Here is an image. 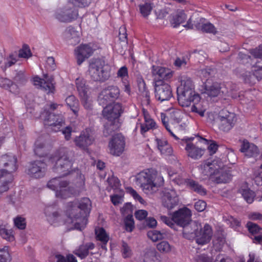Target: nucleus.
I'll return each instance as SVG.
<instances>
[{
    "label": "nucleus",
    "instance_id": "nucleus-50",
    "mask_svg": "<svg viewBox=\"0 0 262 262\" xmlns=\"http://www.w3.org/2000/svg\"><path fill=\"white\" fill-rule=\"evenodd\" d=\"M147 236L153 242H156L158 240L163 238V234L157 230L149 231L147 233Z\"/></svg>",
    "mask_w": 262,
    "mask_h": 262
},
{
    "label": "nucleus",
    "instance_id": "nucleus-12",
    "mask_svg": "<svg viewBox=\"0 0 262 262\" xmlns=\"http://www.w3.org/2000/svg\"><path fill=\"white\" fill-rule=\"evenodd\" d=\"M222 163L219 160H207L199 167L200 172L204 179L216 175L221 169Z\"/></svg>",
    "mask_w": 262,
    "mask_h": 262
},
{
    "label": "nucleus",
    "instance_id": "nucleus-56",
    "mask_svg": "<svg viewBox=\"0 0 262 262\" xmlns=\"http://www.w3.org/2000/svg\"><path fill=\"white\" fill-rule=\"evenodd\" d=\"M55 257L57 259V262H77L75 257L73 255H69L66 258L63 256L57 254H55Z\"/></svg>",
    "mask_w": 262,
    "mask_h": 262
},
{
    "label": "nucleus",
    "instance_id": "nucleus-7",
    "mask_svg": "<svg viewBox=\"0 0 262 262\" xmlns=\"http://www.w3.org/2000/svg\"><path fill=\"white\" fill-rule=\"evenodd\" d=\"M156 174V171L154 169H146L137 174L136 182L145 193H153V188L155 185L152 183V181Z\"/></svg>",
    "mask_w": 262,
    "mask_h": 262
},
{
    "label": "nucleus",
    "instance_id": "nucleus-64",
    "mask_svg": "<svg viewBox=\"0 0 262 262\" xmlns=\"http://www.w3.org/2000/svg\"><path fill=\"white\" fill-rule=\"evenodd\" d=\"M13 79L15 82L19 84H24L27 81L24 73L21 71L17 73Z\"/></svg>",
    "mask_w": 262,
    "mask_h": 262
},
{
    "label": "nucleus",
    "instance_id": "nucleus-8",
    "mask_svg": "<svg viewBox=\"0 0 262 262\" xmlns=\"http://www.w3.org/2000/svg\"><path fill=\"white\" fill-rule=\"evenodd\" d=\"M236 122V116L234 113L227 110L221 111L216 119V122L219 129L227 132L231 130Z\"/></svg>",
    "mask_w": 262,
    "mask_h": 262
},
{
    "label": "nucleus",
    "instance_id": "nucleus-34",
    "mask_svg": "<svg viewBox=\"0 0 262 262\" xmlns=\"http://www.w3.org/2000/svg\"><path fill=\"white\" fill-rule=\"evenodd\" d=\"M238 192L248 203L251 204L254 201L255 197V192L249 188L247 183H244L241 185Z\"/></svg>",
    "mask_w": 262,
    "mask_h": 262
},
{
    "label": "nucleus",
    "instance_id": "nucleus-31",
    "mask_svg": "<svg viewBox=\"0 0 262 262\" xmlns=\"http://www.w3.org/2000/svg\"><path fill=\"white\" fill-rule=\"evenodd\" d=\"M247 226L249 232L254 235V243L256 244L262 243V228L257 224L250 222L247 223Z\"/></svg>",
    "mask_w": 262,
    "mask_h": 262
},
{
    "label": "nucleus",
    "instance_id": "nucleus-48",
    "mask_svg": "<svg viewBox=\"0 0 262 262\" xmlns=\"http://www.w3.org/2000/svg\"><path fill=\"white\" fill-rule=\"evenodd\" d=\"M126 192L132 195L135 200L139 201L141 204H145V201L144 199L132 187H126Z\"/></svg>",
    "mask_w": 262,
    "mask_h": 262
},
{
    "label": "nucleus",
    "instance_id": "nucleus-59",
    "mask_svg": "<svg viewBox=\"0 0 262 262\" xmlns=\"http://www.w3.org/2000/svg\"><path fill=\"white\" fill-rule=\"evenodd\" d=\"M125 229L127 231L131 232L134 228V222L133 215H127L124 221Z\"/></svg>",
    "mask_w": 262,
    "mask_h": 262
},
{
    "label": "nucleus",
    "instance_id": "nucleus-42",
    "mask_svg": "<svg viewBox=\"0 0 262 262\" xmlns=\"http://www.w3.org/2000/svg\"><path fill=\"white\" fill-rule=\"evenodd\" d=\"M140 12L141 15L146 17L151 13L153 8V4L149 3H145L139 6Z\"/></svg>",
    "mask_w": 262,
    "mask_h": 262
},
{
    "label": "nucleus",
    "instance_id": "nucleus-29",
    "mask_svg": "<svg viewBox=\"0 0 262 262\" xmlns=\"http://www.w3.org/2000/svg\"><path fill=\"white\" fill-rule=\"evenodd\" d=\"M156 142L158 149L162 155L166 157L172 155L173 149L166 140L156 138Z\"/></svg>",
    "mask_w": 262,
    "mask_h": 262
},
{
    "label": "nucleus",
    "instance_id": "nucleus-62",
    "mask_svg": "<svg viewBox=\"0 0 262 262\" xmlns=\"http://www.w3.org/2000/svg\"><path fill=\"white\" fill-rule=\"evenodd\" d=\"M123 192L120 191L119 194H114L111 196V200L114 205L121 204L123 201Z\"/></svg>",
    "mask_w": 262,
    "mask_h": 262
},
{
    "label": "nucleus",
    "instance_id": "nucleus-9",
    "mask_svg": "<svg viewBox=\"0 0 262 262\" xmlns=\"http://www.w3.org/2000/svg\"><path fill=\"white\" fill-rule=\"evenodd\" d=\"M106 105L103 108V115L111 122V129L114 130L118 127L116 123L118 122V119L122 113V106L118 103Z\"/></svg>",
    "mask_w": 262,
    "mask_h": 262
},
{
    "label": "nucleus",
    "instance_id": "nucleus-55",
    "mask_svg": "<svg viewBox=\"0 0 262 262\" xmlns=\"http://www.w3.org/2000/svg\"><path fill=\"white\" fill-rule=\"evenodd\" d=\"M108 90L110 93L111 97L112 99V101H114L115 100L118 99L120 95V90L117 86L110 85L108 86Z\"/></svg>",
    "mask_w": 262,
    "mask_h": 262
},
{
    "label": "nucleus",
    "instance_id": "nucleus-15",
    "mask_svg": "<svg viewBox=\"0 0 262 262\" xmlns=\"http://www.w3.org/2000/svg\"><path fill=\"white\" fill-rule=\"evenodd\" d=\"M157 81L155 83V97L157 100L163 102L169 100L172 96V90L169 84Z\"/></svg>",
    "mask_w": 262,
    "mask_h": 262
},
{
    "label": "nucleus",
    "instance_id": "nucleus-40",
    "mask_svg": "<svg viewBox=\"0 0 262 262\" xmlns=\"http://www.w3.org/2000/svg\"><path fill=\"white\" fill-rule=\"evenodd\" d=\"M0 235L8 241H12L14 237L12 234V231L6 228V225L0 224Z\"/></svg>",
    "mask_w": 262,
    "mask_h": 262
},
{
    "label": "nucleus",
    "instance_id": "nucleus-37",
    "mask_svg": "<svg viewBox=\"0 0 262 262\" xmlns=\"http://www.w3.org/2000/svg\"><path fill=\"white\" fill-rule=\"evenodd\" d=\"M92 210V202L88 198H83V225L88 223V217Z\"/></svg>",
    "mask_w": 262,
    "mask_h": 262
},
{
    "label": "nucleus",
    "instance_id": "nucleus-27",
    "mask_svg": "<svg viewBox=\"0 0 262 262\" xmlns=\"http://www.w3.org/2000/svg\"><path fill=\"white\" fill-rule=\"evenodd\" d=\"M240 150L248 157H256L259 154L257 147L247 140L243 141Z\"/></svg>",
    "mask_w": 262,
    "mask_h": 262
},
{
    "label": "nucleus",
    "instance_id": "nucleus-33",
    "mask_svg": "<svg viewBox=\"0 0 262 262\" xmlns=\"http://www.w3.org/2000/svg\"><path fill=\"white\" fill-rule=\"evenodd\" d=\"M187 19V16L182 10L177 11L169 17V21L173 28H176L183 24Z\"/></svg>",
    "mask_w": 262,
    "mask_h": 262
},
{
    "label": "nucleus",
    "instance_id": "nucleus-5",
    "mask_svg": "<svg viewBox=\"0 0 262 262\" xmlns=\"http://www.w3.org/2000/svg\"><path fill=\"white\" fill-rule=\"evenodd\" d=\"M82 202L81 200H74L67 204L66 214L68 217L64 224H72L71 229L81 230Z\"/></svg>",
    "mask_w": 262,
    "mask_h": 262
},
{
    "label": "nucleus",
    "instance_id": "nucleus-38",
    "mask_svg": "<svg viewBox=\"0 0 262 262\" xmlns=\"http://www.w3.org/2000/svg\"><path fill=\"white\" fill-rule=\"evenodd\" d=\"M95 132L91 128H86L83 133V147L92 145L95 140Z\"/></svg>",
    "mask_w": 262,
    "mask_h": 262
},
{
    "label": "nucleus",
    "instance_id": "nucleus-61",
    "mask_svg": "<svg viewBox=\"0 0 262 262\" xmlns=\"http://www.w3.org/2000/svg\"><path fill=\"white\" fill-rule=\"evenodd\" d=\"M164 182V179L162 176L159 174L156 171V177L153 179L152 183L155 184V187L153 188V193L157 190V188L162 185Z\"/></svg>",
    "mask_w": 262,
    "mask_h": 262
},
{
    "label": "nucleus",
    "instance_id": "nucleus-35",
    "mask_svg": "<svg viewBox=\"0 0 262 262\" xmlns=\"http://www.w3.org/2000/svg\"><path fill=\"white\" fill-rule=\"evenodd\" d=\"M191 102L193 103V105L191 107V112L198 114L201 117L204 116L206 110V102L201 100L199 95V99H194Z\"/></svg>",
    "mask_w": 262,
    "mask_h": 262
},
{
    "label": "nucleus",
    "instance_id": "nucleus-21",
    "mask_svg": "<svg viewBox=\"0 0 262 262\" xmlns=\"http://www.w3.org/2000/svg\"><path fill=\"white\" fill-rule=\"evenodd\" d=\"M205 93L210 97H221L227 93V90L224 84L216 82L210 84L207 81Z\"/></svg>",
    "mask_w": 262,
    "mask_h": 262
},
{
    "label": "nucleus",
    "instance_id": "nucleus-43",
    "mask_svg": "<svg viewBox=\"0 0 262 262\" xmlns=\"http://www.w3.org/2000/svg\"><path fill=\"white\" fill-rule=\"evenodd\" d=\"M157 248L161 253H168L172 250L173 247L168 242L164 241L157 244Z\"/></svg>",
    "mask_w": 262,
    "mask_h": 262
},
{
    "label": "nucleus",
    "instance_id": "nucleus-30",
    "mask_svg": "<svg viewBox=\"0 0 262 262\" xmlns=\"http://www.w3.org/2000/svg\"><path fill=\"white\" fill-rule=\"evenodd\" d=\"M117 77L121 80V81L124 86V91L128 95L130 93V87L129 84L128 70L126 66L121 67L117 73Z\"/></svg>",
    "mask_w": 262,
    "mask_h": 262
},
{
    "label": "nucleus",
    "instance_id": "nucleus-58",
    "mask_svg": "<svg viewBox=\"0 0 262 262\" xmlns=\"http://www.w3.org/2000/svg\"><path fill=\"white\" fill-rule=\"evenodd\" d=\"M250 53L252 55L251 59H256V61L261 60L262 58V46H259L258 48L252 50Z\"/></svg>",
    "mask_w": 262,
    "mask_h": 262
},
{
    "label": "nucleus",
    "instance_id": "nucleus-16",
    "mask_svg": "<svg viewBox=\"0 0 262 262\" xmlns=\"http://www.w3.org/2000/svg\"><path fill=\"white\" fill-rule=\"evenodd\" d=\"M125 144L124 138L122 135H114L108 143L110 152L114 156H120L124 150Z\"/></svg>",
    "mask_w": 262,
    "mask_h": 262
},
{
    "label": "nucleus",
    "instance_id": "nucleus-57",
    "mask_svg": "<svg viewBox=\"0 0 262 262\" xmlns=\"http://www.w3.org/2000/svg\"><path fill=\"white\" fill-rule=\"evenodd\" d=\"M121 253L123 258L130 257L132 255V251L128 245L123 242L121 247Z\"/></svg>",
    "mask_w": 262,
    "mask_h": 262
},
{
    "label": "nucleus",
    "instance_id": "nucleus-46",
    "mask_svg": "<svg viewBox=\"0 0 262 262\" xmlns=\"http://www.w3.org/2000/svg\"><path fill=\"white\" fill-rule=\"evenodd\" d=\"M183 115V113L181 111L178 110H172L170 113L172 120L171 125H173V123H180Z\"/></svg>",
    "mask_w": 262,
    "mask_h": 262
},
{
    "label": "nucleus",
    "instance_id": "nucleus-39",
    "mask_svg": "<svg viewBox=\"0 0 262 262\" xmlns=\"http://www.w3.org/2000/svg\"><path fill=\"white\" fill-rule=\"evenodd\" d=\"M95 234L97 239L102 243L106 244L108 241L109 236L103 228H96L95 229Z\"/></svg>",
    "mask_w": 262,
    "mask_h": 262
},
{
    "label": "nucleus",
    "instance_id": "nucleus-1",
    "mask_svg": "<svg viewBox=\"0 0 262 262\" xmlns=\"http://www.w3.org/2000/svg\"><path fill=\"white\" fill-rule=\"evenodd\" d=\"M49 161L53 165V171L59 174L60 177H66L72 172H76L80 179V171L78 169L71 170L72 161L70 159L67 151L65 149H60L54 155L50 156Z\"/></svg>",
    "mask_w": 262,
    "mask_h": 262
},
{
    "label": "nucleus",
    "instance_id": "nucleus-52",
    "mask_svg": "<svg viewBox=\"0 0 262 262\" xmlns=\"http://www.w3.org/2000/svg\"><path fill=\"white\" fill-rule=\"evenodd\" d=\"M107 181L109 186L113 189L115 190L120 189L121 185L120 181L117 178L114 176L109 177L107 178Z\"/></svg>",
    "mask_w": 262,
    "mask_h": 262
},
{
    "label": "nucleus",
    "instance_id": "nucleus-47",
    "mask_svg": "<svg viewBox=\"0 0 262 262\" xmlns=\"http://www.w3.org/2000/svg\"><path fill=\"white\" fill-rule=\"evenodd\" d=\"M231 179V175L227 172H223L219 176L215 178L214 181L217 183H225L229 182Z\"/></svg>",
    "mask_w": 262,
    "mask_h": 262
},
{
    "label": "nucleus",
    "instance_id": "nucleus-32",
    "mask_svg": "<svg viewBox=\"0 0 262 262\" xmlns=\"http://www.w3.org/2000/svg\"><path fill=\"white\" fill-rule=\"evenodd\" d=\"M35 154L39 157H45L49 152V147L42 138H38L35 143Z\"/></svg>",
    "mask_w": 262,
    "mask_h": 262
},
{
    "label": "nucleus",
    "instance_id": "nucleus-18",
    "mask_svg": "<svg viewBox=\"0 0 262 262\" xmlns=\"http://www.w3.org/2000/svg\"><path fill=\"white\" fill-rule=\"evenodd\" d=\"M77 10L73 9L68 6L58 9L55 13L56 18L61 22H71L78 17Z\"/></svg>",
    "mask_w": 262,
    "mask_h": 262
},
{
    "label": "nucleus",
    "instance_id": "nucleus-3",
    "mask_svg": "<svg viewBox=\"0 0 262 262\" xmlns=\"http://www.w3.org/2000/svg\"><path fill=\"white\" fill-rule=\"evenodd\" d=\"M47 186L49 188L56 191L55 195L57 198L62 199L79 195L81 192L80 183L78 186H69L68 181L60 180L58 178L50 180Z\"/></svg>",
    "mask_w": 262,
    "mask_h": 262
},
{
    "label": "nucleus",
    "instance_id": "nucleus-26",
    "mask_svg": "<svg viewBox=\"0 0 262 262\" xmlns=\"http://www.w3.org/2000/svg\"><path fill=\"white\" fill-rule=\"evenodd\" d=\"M142 113L144 118V123H137L136 129L138 127H140V132L142 134L147 132L150 129H154L156 128V123L155 121L151 118L149 113L145 109H142Z\"/></svg>",
    "mask_w": 262,
    "mask_h": 262
},
{
    "label": "nucleus",
    "instance_id": "nucleus-24",
    "mask_svg": "<svg viewBox=\"0 0 262 262\" xmlns=\"http://www.w3.org/2000/svg\"><path fill=\"white\" fill-rule=\"evenodd\" d=\"M46 164L40 160L35 161L31 163L28 168V173L31 177L35 178H40L45 174Z\"/></svg>",
    "mask_w": 262,
    "mask_h": 262
},
{
    "label": "nucleus",
    "instance_id": "nucleus-4",
    "mask_svg": "<svg viewBox=\"0 0 262 262\" xmlns=\"http://www.w3.org/2000/svg\"><path fill=\"white\" fill-rule=\"evenodd\" d=\"M191 214L190 210L186 208L179 209L173 214V221L177 225L183 227L184 236L190 239L192 236L189 235L198 229L200 224L195 221H190Z\"/></svg>",
    "mask_w": 262,
    "mask_h": 262
},
{
    "label": "nucleus",
    "instance_id": "nucleus-6",
    "mask_svg": "<svg viewBox=\"0 0 262 262\" xmlns=\"http://www.w3.org/2000/svg\"><path fill=\"white\" fill-rule=\"evenodd\" d=\"M88 72L95 81L103 82L110 76L108 66L101 59H95L90 61Z\"/></svg>",
    "mask_w": 262,
    "mask_h": 262
},
{
    "label": "nucleus",
    "instance_id": "nucleus-54",
    "mask_svg": "<svg viewBox=\"0 0 262 262\" xmlns=\"http://www.w3.org/2000/svg\"><path fill=\"white\" fill-rule=\"evenodd\" d=\"M254 180L257 185L262 186V164L255 171Z\"/></svg>",
    "mask_w": 262,
    "mask_h": 262
},
{
    "label": "nucleus",
    "instance_id": "nucleus-41",
    "mask_svg": "<svg viewBox=\"0 0 262 262\" xmlns=\"http://www.w3.org/2000/svg\"><path fill=\"white\" fill-rule=\"evenodd\" d=\"M66 102L68 106H69L73 113L76 115L78 111V101L73 95L68 97L66 99Z\"/></svg>",
    "mask_w": 262,
    "mask_h": 262
},
{
    "label": "nucleus",
    "instance_id": "nucleus-25",
    "mask_svg": "<svg viewBox=\"0 0 262 262\" xmlns=\"http://www.w3.org/2000/svg\"><path fill=\"white\" fill-rule=\"evenodd\" d=\"M152 74L155 78L159 79L158 81L161 83V80L169 81L173 76L174 71L167 68L154 66L152 67Z\"/></svg>",
    "mask_w": 262,
    "mask_h": 262
},
{
    "label": "nucleus",
    "instance_id": "nucleus-23",
    "mask_svg": "<svg viewBox=\"0 0 262 262\" xmlns=\"http://www.w3.org/2000/svg\"><path fill=\"white\" fill-rule=\"evenodd\" d=\"M43 78L35 77L33 78L34 84L39 86L41 89L47 93H53L54 91V78L52 76H48L47 74H43Z\"/></svg>",
    "mask_w": 262,
    "mask_h": 262
},
{
    "label": "nucleus",
    "instance_id": "nucleus-44",
    "mask_svg": "<svg viewBox=\"0 0 262 262\" xmlns=\"http://www.w3.org/2000/svg\"><path fill=\"white\" fill-rule=\"evenodd\" d=\"M11 256L8 251V247L0 248V262H10Z\"/></svg>",
    "mask_w": 262,
    "mask_h": 262
},
{
    "label": "nucleus",
    "instance_id": "nucleus-45",
    "mask_svg": "<svg viewBox=\"0 0 262 262\" xmlns=\"http://www.w3.org/2000/svg\"><path fill=\"white\" fill-rule=\"evenodd\" d=\"M95 50L94 45L92 43L83 45V59L91 56Z\"/></svg>",
    "mask_w": 262,
    "mask_h": 262
},
{
    "label": "nucleus",
    "instance_id": "nucleus-28",
    "mask_svg": "<svg viewBox=\"0 0 262 262\" xmlns=\"http://www.w3.org/2000/svg\"><path fill=\"white\" fill-rule=\"evenodd\" d=\"M64 35L68 43L72 46H75L80 41L79 34L73 27H68L65 30Z\"/></svg>",
    "mask_w": 262,
    "mask_h": 262
},
{
    "label": "nucleus",
    "instance_id": "nucleus-63",
    "mask_svg": "<svg viewBox=\"0 0 262 262\" xmlns=\"http://www.w3.org/2000/svg\"><path fill=\"white\" fill-rule=\"evenodd\" d=\"M14 222L15 226L19 229H24L26 227L25 219L23 217H17L14 219Z\"/></svg>",
    "mask_w": 262,
    "mask_h": 262
},
{
    "label": "nucleus",
    "instance_id": "nucleus-19",
    "mask_svg": "<svg viewBox=\"0 0 262 262\" xmlns=\"http://www.w3.org/2000/svg\"><path fill=\"white\" fill-rule=\"evenodd\" d=\"M239 55L244 63L250 64L253 75L258 79L262 78V60L256 61V59H251L250 56L242 52L239 53Z\"/></svg>",
    "mask_w": 262,
    "mask_h": 262
},
{
    "label": "nucleus",
    "instance_id": "nucleus-13",
    "mask_svg": "<svg viewBox=\"0 0 262 262\" xmlns=\"http://www.w3.org/2000/svg\"><path fill=\"white\" fill-rule=\"evenodd\" d=\"M42 116L44 117L45 125L51 126L54 132L58 131L64 125V121L61 115H55L45 110L42 113Z\"/></svg>",
    "mask_w": 262,
    "mask_h": 262
},
{
    "label": "nucleus",
    "instance_id": "nucleus-53",
    "mask_svg": "<svg viewBox=\"0 0 262 262\" xmlns=\"http://www.w3.org/2000/svg\"><path fill=\"white\" fill-rule=\"evenodd\" d=\"M213 247L216 250H220L225 243V240L223 236H215L213 241Z\"/></svg>",
    "mask_w": 262,
    "mask_h": 262
},
{
    "label": "nucleus",
    "instance_id": "nucleus-60",
    "mask_svg": "<svg viewBox=\"0 0 262 262\" xmlns=\"http://www.w3.org/2000/svg\"><path fill=\"white\" fill-rule=\"evenodd\" d=\"M74 53L77 60V63L80 66L82 63V44L75 48Z\"/></svg>",
    "mask_w": 262,
    "mask_h": 262
},
{
    "label": "nucleus",
    "instance_id": "nucleus-36",
    "mask_svg": "<svg viewBox=\"0 0 262 262\" xmlns=\"http://www.w3.org/2000/svg\"><path fill=\"white\" fill-rule=\"evenodd\" d=\"M98 101L99 104L102 106H104L113 101L110 96V93L108 86L104 88L99 93L98 97Z\"/></svg>",
    "mask_w": 262,
    "mask_h": 262
},
{
    "label": "nucleus",
    "instance_id": "nucleus-17",
    "mask_svg": "<svg viewBox=\"0 0 262 262\" xmlns=\"http://www.w3.org/2000/svg\"><path fill=\"white\" fill-rule=\"evenodd\" d=\"M162 202L163 205L168 209L176 206L179 202V197L176 191L171 188H165L162 191Z\"/></svg>",
    "mask_w": 262,
    "mask_h": 262
},
{
    "label": "nucleus",
    "instance_id": "nucleus-51",
    "mask_svg": "<svg viewBox=\"0 0 262 262\" xmlns=\"http://www.w3.org/2000/svg\"><path fill=\"white\" fill-rule=\"evenodd\" d=\"M0 86L5 89H10V91L11 92L12 89L16 85L13 84L10 80L4 78L0 76Z\"/></svg>",
    "mask_w": 262,
    "mask_h": 262
},
{
    "label": "nucleus",
    "instance_id": "nucleus-2",
    "mask_svg": "<svg viewBox=\"0 0 262 262\" xmlns=\"http://www.w3.org/2000/svg\"><path fill=\"white\" fill-rule=\"evenodd\" d=\"M178 79L181 82L177 91L179 103L183 107L188 106L193 99H199V95L195 92L194 85L190 78L181 76Z\"/></svg>",
    "mask_w": 262,
    "mask_h": 262
},
{
    "label": "nucleus",
    "instance_id": "nucleus-49",
    "mask_svg": "<svg viewBox=\"0 0 262 262\" xmlns=\"http://www.w3.org/2000/svg\"><path fill=\"white\" fill-rule=\"evenodd\" d=\"M32 55L30 48L27 45H24L22 48L19 50V57L28 58L31 57Z\"/></svg>",
    "mask_w": 262,
    "mask_h": 262
},
{
    "label": "nucleus",
    "instance_id": "nucleus-22",
    "mask_svg": "<svg viewBox=\"0 0 262 262\" xmlns=\"http://www.w3.org/2000/svg\"><path fill=\"white\" fill-rule=\"evenodd\" d=\"M172 181L178 185H186L191 190L194 191L198 193L204 195L206 194V190L201 185L195 181L190 179H185L182 177L179 176L178 178L176 177L172 179Z\"/></svg>",
    "mask_w": 262,
    "mask_h": 262
},
{
    "label": "nucleus",
    "instance_id": "nucleus-10",
    "mask_svg": "<svg viewBox=\"0 0 262 262\" xmlns=\"http://www.w3.org/2000/svg\"><path fill=\"white\" fill-rule=\"evenodd\" d=\"M194 138L185 137L182 139L178 138V143L185 146L186 155L188 157L198 160L200 159L204 154V149L199 147L192 143Z\"/></svg>",
    "mask_w": 262,
    "mask_h": 262
},
{
    "label": "nucleus",
    "instance_id": "nucleus-20",
    "mask_svg": "<svg viewBox=\"0 0 262 262\" xmlns=\"http://www.w3.org/2000/svg\"><path fill=\"white\" fill-rule=\"evenodd\" d=\"M16 161L17 159L14 156L5 155L2 157L1 162L5 168L0 170V178L6 174H10L16 170Z\"/></svg>",
    "mask_w": 262,
    "mask_h": 262
},
{
    "label": "nucleus",
    "instance_id": "nucleus-11",
    "mask_svg": "<svg viewBox=\"0 0 262 262\" xmlns=\"http://www.w3.org/2000/svg\"><path fill=\"white\" fill-rule=\"evenodd\" d=\"M212 230L208 224H205L203 228H200L195 231L189 233V235L192 236L190 239L195 237V241L198 244L204 245L210 242L212 236Z\"/></svg>",
    "mask_w": 262,
    "mask_h": 262
},
{
    "label": "nucleus",
    "instance_id": "nucleus-14",
    "mask_svg": "<svg viewBox=\"0 0 262 262\" xmlns=\"http://www.w3.org/2000/svg\"><path fill=\"white\" fill-rule=\"evenodd\" d=\"M194 27L199 30L206 33L215 34L216 33V29L214 25L210 22L207 21L204 18H199L194 24ZM183 26L188 29H192L193 24L192 23L191 18H189L187 23Z\"/></svg>",
    "mask_w": 262,
    "mask_h": 262
}]
</instances>
